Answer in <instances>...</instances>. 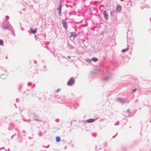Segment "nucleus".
Listing matches in <instances>:
<instances>
[{"instance_id": "1", "label": "nucleus", "mask_w": 151, "mask_h": 151, "mask_svg": "<svg viewBox=\"0 0 151 151\" xmlns=\"http://www.w3.org/2000/svg\"><path fill=\"white\" fill-rule=\"evenodd\" d=\"M74 79L73 78H71L67 83V84L69 86H71L74 83Z\"/></svg>"}, {"instance_id": "2", "label": "nucleus", "mask_w": 151, "mask_h": 151, "mask_svg": "<svg viewBox=\"0 0 151 151\" xmlns=\"http://www.w3.org/2000/svg\"><path fill=\"white\" fill-rule=\"evenodd\" d=\"M62 8V6L61 4H60L59 6L58 9V10L59 12H58L59 14L60 15L61 13V9Z\"/></svg>"}, {"instance_id": "3", "label": "nucleus", "mask_w": 151, "mask_h": 151, "mask_svg": "<svg viewBox=\"0 0 151 151\" xmlns=\"http://www.w3.org/2000/svg\"><path fill=\"white\" fill-rule=\"evenodd\" d=\"M103 14L104 17L106 19H107L108 18V15L106 12L105 10L103 12Z\"/></svg>"}, {"instance_id": "4", "label": "nucleus", "mask_w": 151, "mask_h": 151, "mask_svg": "<svg viewBox=\"0 0 151 151\" xmlns=\"http://www.w3.org/2000/svg\"><path fill=\"white\" fill-rule=\"evenodd\" d=\"M95 121V119H88L87 120V122L88 123H90L93 122Z\"/></svg>"}, {"instance_id": "5", "label": "nucleus", "mask_w": 151, "mask_h": 151, "mask_svg": "<svg viewBox=\"0 0 151 151\" xmlns=\"http://www.w3.org/2000/svg\"><path fill=\"white\" fill-rule=\"evenodd\" d=\"M122 9L121 6H120L118 5L116 6V10L119 12Z\"/></svg>"}, {"instance_id": "6", "label": "nucleus", "mask_w": 151, "mask_h": 151, "mask_svg": "<svg viewBox=\"0 0 151 151\" xmlns=\"http://www.w3.org/2000/svg\"><path fill=\"white\" fill-rule=\"evenodd\" d=\"M73 37L74 38L76 36V34L74 32H72L71 33V35L70 36V37Z\"/></svg>"}, {"instance_id": "7", "label": "nucleus", "mask_w": 151, "mask_h": 151, "mask_svg": "<svg viewBox=\"0 0 151 151\" xmlns=\"http://www.w3.org/2000/svg\"><path fill=\"white\" fill-rule=\"evenodd\" d=\"M62 24L63 25V26L66 29H67V24L64 21H63L62 22Z\"/></svg>"}, {"instance_id": "8", "label": "nucleus", "mask_w": 151, "mask_h": 151, "mask_svg": "<svg viewBox=\"0 0 151 151\" xmlns=\"http://www.w3.org/2000/svg\"><path fill=\"white\" fill-rule=\"evenodd\" d=\"M31 32L33 34H35V33L37 30V29L36 28L34 30H33V29L32 28H30V29Z\"/></svg>"}, {"instance_id": "9", "label": "nucleus", "mask_w": 151, "mask_h": 151, "mask_svg": "<svg viewBox=\"0 0 151 151\" xmlns=\"http://www.w3.org/2000/svg\"><path fill=\"white\" fill-rule=\"evenodd\" d=\"M56 140L57 142H59L60 140V138L59 137H57L56 138Z\"/></svg>"}, {"instance_id": "10", "label": "nucleus", "mask_w": 151, "mask_h": 151, "mask_svg": "<svg viewBox=\"0 0 151 151\" xmlns=\"http://www.w3.org/2000/svg\"><path fill=\"white\" fill-rule=\"evenodd\" d=\"M92 60L94 62H96L98 60L97 58H92Z\"/></svg>"}, {"instance_id": "11", "label": "nucleus", "mask_w": 151, "mask_h": 151, "mask_svg": "<svg viewBox=\"0 0 151 151\" xmlns=\"http://www.w3.org/2000/svg\"><path fill=\"white\" fill-rule=\"evenodd\" d=\"M128 49H129L128 48H127L125 49H123L122 50V51L123 52H126L128 50Z\"/></svg>"}, {"instance_id": "12", "label": "nucleus", "mask_w": 151, "mask_h": 151, "mask_svg": "<svg viewBox=\"0 0 151 151\" xmlns=\"http://www.w3.org/2000/svg\"><path fill=\"white\" fill-rule=\"evenodd\" d=\"M3 44V41L1 40H0V45H2Z\"/></svg>"}, {"instance_id": "13", "label": "nucleus", "mask_w": 151, "mask_h": 151, "mask_svg": "<svg viewBox=\"0 0 151 151\" xmlns=\"http://www.w3.org/2000/svg\"><path fill=\"white\" fill-rule=\"evenodd\" d=\"M119 101L122 103H123L124 102V100L122 99H119Z\"/></svg>"}, {"instance_id": "14", "label": "nucleus", "mask_w": 151, "mask_h": 151, "mask_svg": "<svg viewBox=\"0 0 151 151\" xmlns=\"http://www.w3.org/2000/svg\"><path fill=\"white\" fill-rule=\"evenodd\" d=\"M2 27L4 29H6L8 28V27L6 26H3Z\"/></svg>"}, {"instance_id": "15", "label": "nucleus", "mask_w": 151, "mask_h": 151, "mask_svg": "<svg viewBox=\"0 0 151 151\" xmlns=\"http://www.w3.org/2000/svg\"><path fill=\"white\" fill-rule=\"evenodd\" d=\"M0 151H6V150L3 149H1L0 150Z\"/></svg>"}, {"instance_id": "16", "label": "nucleus", "mask_w": 151, "mask_h": 151, "mask_svg": "<svg viewBox=\"0 0 151 151\" xmlns=\"http://www.w3.org/2000/svg\"><path fill=\"white\" fill-rule=\"evenodd\" d=\"M60 89H58L56 91V92L57 93V92H58L59 91H60Z\"/></svg>"}, {"instance_id": "17", "label": "nucleus", "mask_w": 151, "mask_h": 151, "mask_svg": "<svg viewBox=\"0 0 151 151\" xmlns=\"http://www.w3.org/2000/svg\"><path fill=\"white\" fill-rule=\"evenodd\" d=\"M4 74L1 75V76H0L1 77V78H3V76H4Z\"/></svg>"}, {"instance_id": "18", "label": "nucleus", "mask_w": 151, "mask_h": 151, "mask_svg": "<svg viewBox=\"0 0 151 151\" xmlns=\"http://www.w3.org/2000/svg\"><path fill=\"white\" fill-rule=\"evenodd\" d=\"M87 61H89V62L90 63H91V61L90 60H88Z\"/></svg>"}, {"instance_id": "19", "label": "nucleus", "mask_w": 151, "mask_h": 151, "mask_svg": "<svg viewBox=\"0 0 151 151\" xmlns=\"http://www.w3.org/2000/svg\"><path fill=\"white\" fill-rule=\"evenodd\" d=\"M136 89H134V90H133V92H135V91H136Z\"/></svg>"}, {"instance_id": "20", "label": "nucleus", "mask_w": 151, "mask_h": 151, "mask_svg": "<svg viewBox=\"0 0 151 151\" xmlns=\"http://www.w3.org/2000/svg\"><path fill=\"white\" fill-rule=\"evenodd\" d=\"M120 0V1H124V0Z\"/></svg>"}, {"instance_id": "21", "label": "nucleus", "mask_w": 151, "mask_h": 151, "mask_svg": "<svg viewBox=\"0 0 151 151\" xmlns=\"http://www.w3.org/2000/svg\"><path fill=\"white\" fill-rule=\"evenodd\" d=\"M68 58H70L69 57H68Z\"/></svg>"}]
</instances>
